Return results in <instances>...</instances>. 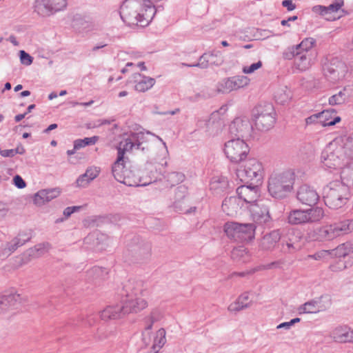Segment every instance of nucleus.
Masks as SVG:
<instances>
[{
  "mask_svg": "<svg viewBox=\"0 0 353 353\" xmlns=\"http://www.w3.org/2000/svg\"><path fill=\"white\" fill-rule=\"evenodd\" d=\"M122 303L125 314H137L148 305L150 290L140 282L128 281L123 285Z\"/></svg>",
  "mask_w": 353,
  "mask_h": 353,
  "instance_id": "obj_1",
  "label": "nucleus"
},
{
  "mask_svg": "<svg viewBox=\"0 0 353 353\" xmlns=\"http://www.w3.org/2000/svg\"><path fill=\"white\" fill-rule=\"evenodd\" d=\"M295 172L288 170L279 173H273L268 179V191L275 198H283L294 188Z\"/></svg>",
  "mask_w": 353,
  "mask_h": 353,
  "instance_id": "obj_2",
  "label": "nucleus"
},
{
  "mask_svg": "<svg viewBox=\"0 0 353 353\" xmlns=\"http://www.w3.org/2000/svg\"><path fill=\"white\" fill-rule=\"evenodd\" d=\"M350 190L344 182L334 181L330 182L324 190V201L330 208L337 209L342 207L349 199Z\"/></svg>",
  "mask_w": 353,
  "mask_h": 353,
  "instance_id": "obj_3",
  "label": "nucleus"
},
{
  "mask_svg": "<svg viewBox=\"0 0 353 353\" xmlns=\"http://www.w3.org/2000/svg\"><path fill=\"white\" fill-rule=\"evenodd\" d=\"M256 226L254 223H239L229 221L225 223L223 230L227 236L235 241L249 242L255 238Z\"/></svg>",
  "mask_w": 353,
  "mask_h": 353,
  "instance_id": "obj_4",
  "label": "nucleus"
},
{
  "mask_svg": "<svg viewBox=\"0 0 353 353\" xmlns=\"http://www.w3.org/2000/svg\"><path fill=\"white\" fill-rule=\"evenodd\" d=\"M155 6L152 1H139L137 7L136 16L131 19L128 16V10L122 9L121 12L123 21L130 25H137L140 26H147L153 19L156 13Z\"/></svg>",
  "mask_w": 353,
  "mask_h": 353,
  "instance_id": "obj_5",
  "label": "nucleus"
},
{
  "mask_svg": "<svg viewBox=\"0 0 353 353\" xmlns=\"http://www.w3.org/2000/svg\"><path fill=\"white\" fill-rule=\"evenodd\" d=\"M237 176L241 181L259 183L264 176L263 165L257 159H249L237 170Z\"/></svg>",
  "mask_w": 353,
  "mask_h": 353,
  "instance_id": "obj_6",
  "label": "nucleus"
},
{
  "mask_svg": "<svg viewBox=\"0 0 353 353\" xmlns=\"http://www.w3.org/2000/svg\"><path fill=\"white\" fill-rule=\"evenodd\" d=\"M344 149L336 143H330L322 152L321 161L329 168L336 169L343 164Z\"/></svg>",
  "mask_w": 353,
  "mask_h": 353,
  "instance_id": "obj_7",
  "label": "nucleus"
},
{
  "mask_svg": "<svg viewBox=\"0 0 353 353\" xmlns=\"http://www.w3.org/2000/svg\"><path fill=\"white\" fill-rule=\"evenodd\" d=\"M224 152L232 163H239L247 157L250 149L243 139H235L225 143Z\"/></svg>",
  "mask_w": 353,
  "mask_h": 353,
  "instance_id": "obj_8",
  "label": "nucleus"
},
{
  "mask_svg": "<svg viewBox=\"0 0 353 353\" xmlns=\"http://www.w3.org/2000/svg\"><path fill=\"white\" fill-rule=\"evenodd\" d=\"M274 114L272 104L267 103L257 106L254 113L256 127L261 130H268L271 128L275 121Z\"/></svg>",
  "mask_w": 353,
  "mask_h": 353,
  "instance_id": "obj_9",
  "label": "nucleus"
},
{
  "mask_svg": "<svg viewBox=\"0 0 353 353\" xmlns=\"http://www.w3.org/2000/svg\"><path fill=\"white\" fill-rule=\"evenodd\" d=\"M114 178L119 182L128 186H139V180L135 174L125 167V159L117 157L112 166Z\"/></svg>",
  "mask_w": 353,
  "mask_h": 353,
  "instance_id": "obj_10",
  "label": "nucleus"
},
{
  "mask_svg": "<svg viewBox=\"0 0 353 353\" xmlns=\"http://www.w3.org/2000/svg\"><path fill=\"white\" fill-rule=\"evenodd\" d=\"M145 134L143 132L125 134L117 146L118 157L125 159V154L130 152L135 146L139 147L143 143Z\"/></svg>",
  "mask_w": 353,
  "mask_h": 353,
  "instance_id": "obj_11",
  "label": "nucleus"
},
{
  "mask_svg": "<svg viewBox=\"0 0 353 353\" xmlns=\"http://www.w3.org/2000/svg\"><path fill=\"white\" fill-rule=\"evenodd\" d=\"M296 197L301 203L307 205L316 204L319 199L316 190L307 184H303L299 188Z\"/></svg>",
  "mask_w": 353,
  "mask_h": 353,
  "instance_id": "obj_12",
  "label": "nucleus"
},
{
  "mask_svg": "<svg viewBox=\"0 0 353 353\" xmlns=\"http://www.w3.org/2000/svg\"><path fill=\"white\" fill-rule=\"evenodd\" d=\"M238 198L250 205L259 201L260 191L257 186L241 185L236 190Z\"/></svg>",
  "mask_w": 353,
  "mask_h": 353,
  "instance_id": "obj_13",
  "label": "nucleus"
},
{
  "mask_svg": "<svg viewBox=\"0 0 353 353\" xmlns=\"http://www.w3.org/2000/svg\"><path fill=\"white\" fill-rule=\"evenodd\" d=\"M243 202L237 196L225 198L222 203L223 212L229 216H236L241 211Z\"/></svg>",
  "mask_w": 353,
  "mask_h": 353,
  "instance_id": "obj_14",
  "label": "nucleus"
},
{
  "mask_svg": "<svg viewBox=\"0 0 353 353\" xmlns=\"http://www.w3.org/2000/svg\"><path fill=\"white\" fill-rule=\"evenodd\" d=\"M343 6V1H337L335 3L330 4L327 7L319 6L318 8L320 14L327 21H334L339 19L341 15V8Z\"/></svg>",
  "mask_w": 353,
  "mask_h": 353,
  "instance_id": "obj_15",
  "label": "nucleus"
},
{
  "mask_svg": "<svg viewBox=\"0 0 353 353\" xmlns=\"http://www.w3.org/2000/svg\"><path fill=\"white\" fill-rule=\"evenodd\" d=\"M125 314L123 304H115L105 307L100 312V317L102 320L108 321L121 319Z\"/></svg>",
  "mask_w": 353,
  "mask_h": 353,
  "instance_id": "obj_16",
  "label": "nucleus"
},
{
  "mask_svg": "<svg viewBox=\"0 0 353 353\" xmlns=\"http://www.w3.org/2000/svg\"><path fill=\"white\" fill-rule=\"evenodd\" d=\"M253 219L261 223H265L269 221L270 215L268 208L263 204L258 202L248 205Z\"/></svg>",
  "mask_w": 353,
  "mask_h": 353,
  "instance_id": "obj_17",
  "label": "nucleus"
},
{
  "mask_svg": "<svg viewBox=\"0 0 353 353\" xmlns=\"http://www.w3.org/2000/svg\"><path fill=\"white\" fill-rule=\"evenodd\" d=\"M332 336L335 341L339 343H352L353 330L346 327L339 326L332 331Z\"/></svg>",
  "mask_w": 353,
  "mask_h": 353,
  "instance_id": "obj_18",
  "label": "nucleus"
},
{
  "mask_svg": "<svg viewBox=\"0 0 353 353\" xmlns=\"http://www.w3.org/2000/svg\"><path fill=\"white\" fill-rule=\"evenodd\" d=\"M134 88L139 92H145L153 87L155 79L149 77L141 76L140 74L134 75Z\"/></svg>",
  "mask_w": 353,
  "mask_h": 353,
  "instance_id": "obj_19",
  "label": "nucleus"
},
{
  "mask_svg": "<svg viewBox=\"0 0 353 353\" xmlns=\"http://www.w3.org/2000/svg\"><path fill=\"white\" fill-rule=\"evenodd\" d=\"M341 120V117L336 115V112L334 109L320 112V124L323 127L334 125Z\"/></svg>",
  "mask_w": 353,
  "mask_h": 353,
  "instance_id": "obj_20",
  "label": "nucleus"
},
{
  "mask_svg": "<svg viewBox=\"0 0 353 353\" xmlns=\"http://www.w3.org/2000/svg\"><path fill=\"white\" fill-rule=\"evenodd\" d=\"M280 238V233L278 231L274 230L262 238L260 242V247L263 250H271L275 247Z\"/></svg>",
  "mask_w": 353,
  "mask_h": 353,
  "instance_id": "obj_21",
  "label": "nucleus"
},
{
  "mask_svg": "<svg viewBox=\"0 0 353 353\" xmlns=\"http://www.w3.org/2000/svg\"><path fill=\"white\" fill-rule=\"evenodd\" d=\"M296 66L301 70L305 71L308 70L312 65L314 59L315 57L314 53H305L301 54H296Z\"/></svg>",
  "mask_w": 353,
  "mask_h": 353,
  "instance_id": "obj_22",
  "label": "nucleus"
},
{
  "mask_svg": "<svg viewBox=\"0 0 353 353\" xmlns=\"http://www.w3.org/2000/svg\"><path fill=\"white\" fill-rule=\"evenodd\" d=\"M99 172L100 170L97 167L89 168L85 173L80 176L77 180L78 186L85 187L99 175Z\"/></svg>",
  "mask_w": 353,
  "mask_h": 353,
  "instance_id": "obj_23",
  "label": "nucleus"
},
{
  "mask_svg": "<svg viewBox=\"0 0 353 353\" xmlns=\"http://www.w3.org/2000/svg\"><path fill=\"white\" fill-rule=\"evenodd\" d=\"M250 127L248 119L237 117L231 123L229 129L232 134H240L248 130Z\"/></svg>",
  "mask_w": 353,
  "mask_h": 353,
  "instance_id": "obj_24",
  "label": "nucleus"
},
{
  "mask_svg": "<svg viewBox=\"0 0 353 353\" xmlns=\"http://www.w3.org/2000/svg\"><path fill=\"white\" fill-rule=\"evenodd\" d=\"M275 101L281 105L289 103L292 99V94L287 87L277 88L274 94Z\"/></svg>",
  "mask_w": 353,
  "mask_h": 353,
  "instance_id": "obj_25",
  "label": "nucleus"
},
{
  "mask_svg": "<svg viewBox=\"0 0 353 353\" xmlns=\"http://www.w3.org/2000/svg\"><path fill=\"white\" fill-rule=\"evenodd\" d=\"M338 236L334 225L323 226L317 232V238L321 241H330Z\"/></svg>",
  "mask_w": 353,
  "mask_h": 353,
  "instance_id": "obj_26",
  "label": "nucleus"
},
{
  "mask_svg": "<svg viewBox=\"0 0 353 353\" xmlns=\"http://www.w3.org/2000/svg\"><path fill=\"white\" fill-rule=\"evenodd\" d=\"M288 223L292 225L306 223L307 214L304 210H294L291 211L288 216Z\"/></svg>",
  "mask_w": 353,
  "mask_h": 353,
  "instance_id": "obj_27",
  "label": "nucleus"
},
{
  "mask_svg": "<svg viewBox=\"0 0 353 353\" xmlns=\"http://www.w3.org/2000/svg\"><path fill=\"white\" fill-rule=\"evenodd\" d=\"M223 59L221 56H217L216 54H204L199 59V62L196 64V66L207 67L209 64L220 65L223 63ZM192 66H196L193 65Z\"/></svg>",
  "mask_w": 353,
  "mask_h": 353,
  "instance_id": "obj_28",
  "label": "nucleus"
},
{
  "mask_svg": "<svg viewBox=\"0 0 353 353\" xmlns=\"http://www.w3.org/2000/svg\"><path fill=\"white\" fill-rule=\"evenodd\" d=\"M232 258L238 262L248 263L251 259V254L243 246H239L233 249L232 252Z\"/></svg>",
  "mask_w": 353,
  "mask_h": 353,
  "instance_id": "obj_29",
  "label": "nucleus"
},
{
  "mask_svg": "<svg viewBox=\"0 0 353 353\" xmlns=\"http://www.w3.org/2000/svg\"><path fill=\"white\" fill-rule=\"evenodd\" d=\"M250 305V297L248 293H244L239 296L237 300L231 303L228 310L231 312H237L241 310H243L248 307Z\"/></svg>",
  "mask_w": 353,
  "mask_h": 353,
  "instance_id": "obj_30",
  "label": "nucleus"
},
{
  "mask_svg": "<svg viewBox=\"0 0 353 353\" xmlns=\"http://www.w3.org/2000/svg\"><path fill=\"white\" fill-rule=\"evenodd\" d=\"M52 1H37L35 10L41 16H48L57 11L52 6Z\"/></svg>",
  "mask_w": 353,
  "mask_h": 353,
  "instance_id": "obj_31",
  "label": "nucleus"
},
{
  "mask_svg": "<svg viewBox=\"0 0 353 353\" xmlns=\"http://www.w3.org/2000/svg\"><path fill=\"white\" fill-rule=\"evenodd\" d=\"M159 319V314L156 310H152L148 316L145 319V327L143 335L144 337L148 336L150 338L151 330L152 329L153 324L155 321Z\"/></svg>",
  "mask_w": 353,
  "mask_h": 353,
  "instance_id": "obj_32",
  "label": "nucleus"
},
{
  "mask_svg": "<svg viewBox=\"0 0 353 353\" xmlns=\"http://www.w3.org/2000/svg\"><path fill=\"white\" fill-rule=\"evenodd\" d=\"M98 137H87L83 139H77L74 142V148L72 150H68V154H74L75 151L79 150L86 145H94L98 141Z\"/></svg>",
  "mask_w": 353,
  "mask_h": 353,
  "instance_id": "obj_33",
  "label": "nucleus"
},
{
  "mask_svg": "<svg viewBox=\"0 0 353 353\" xmlns=\"http://www.w3.org/2000/svg\"><path fill=\"white\" fill-rule=\"evenodd\" d=\"M333 225L339 236L353 231V219L343 221Z\"/></svg>",
  "mask_w": 353,
  "mask_h": 353,
  "instance_id": "obj_34",
  "label": "nucleus"
},
{
  "mask_svg": "<svg viewBox=\"0 0 353 353\" xmlns=\"http://www.w3.org/2000/svg\"><path fill=\"white\" fill-rule=\"evenodd\" d=\"M353 252V245L347 242L339 245L336 249L331 251V255L337 257H345Z\"/></svg>",
  "mask_w": 353,
  "mask_h": 353,
  "instance_id": "obj_35",
  "label": "nucleus"
},
{
  "mask_svg": "<svg viewBox=\"0 0 353 353\" xmlns=\"http://www.w3.org/2000/svg\"><path fill=\"white\" fill-rule=\"evenodd\" d=\"M315 45V39L313 38H306L303 39L299 45L297 46L298 50L296 54L305 53H314L312 49Z\"/></svg>",
  "mask_w": 353,
  "mask_h": 353,
  "instance_id": "obj_36",
  "label": "nucleus"
},
{
  "mask_svg": "<svg viewBox=\"0 0 353 353\" xmlns=\"http://www.w3.org/2000/svg\"><path fill=\"white\" fill-rule=\"evenodd\" d=\"M307 214V222L312 223L320 221L324 216L323 210L321 208H314L305 210Z\"/></svg>",
  "mask_w": 353,
  "mask_h": 353,
  "instance_id": "obj_37",
  "label": "nucleus"
},
{
  "mask_svg": "<svg viewBox=\"0 0 353 353\" xmlns=\"http://www.w3.org/2000/svg\"><path fill=\"white\" fill-rule=\"evenodd\" d=\"M234 90H238L249 85L250 79L245 76H236L230 78Z\"/></svg>",
  "mask_w": 353,
  "mask_h": 353,
  "instance_id": "obj_38",
  "label": "nucleus"
},
{
  "mask_svg": "<svg viewBox=\"0 0 353 353\" xmlns=\"http://www.w3.org/2000/svg\"><path fill=\"white\" fill-rule=\"evenodd\" d=\"M321 310V307L315 301L305 303L299 307V313H316Z\"/></svg>",
  "mask_w": 353,
  "mask_h": 353,
  "instance_id": "obj_39",
  "label": "nucleus"
},
{
  "mask_svg": "<svg viewBox=\"0 0 353 353\" xmlns=\"http://www.w3.org/2000/svg\"><path fill=\"white\" fill-rule=\"evenodd\" d=\"M216 89L217 92L221 93H229L234 90L230 78L223 79L219 82Z\"/></svg>",
  "mask_w": 353,
  "mask_h": 353,
  "instance_id": "obj_40",
  "label": "nucleus"
},
{
  "mask_svg": "<svg viewBox=\"0 0 353 353\" xmlns=\"http://www.w3.org/2000/svg\"><path fill=\"white\" fill-rule=\"evenodd\" d=\"M281 251L285 254H293L301 249L299 243L292 242L291 240L283 243L281 245Z\"/></svg>",
  "mask_w": 353,
  "mask_h": 353,
  "instance_id": "obj_41",
  "label": "nucleus"
},
{
  "mask_svg": "<svg viewBox=\"0 0 353 353\" xmlns=\"http://www.w3.org/2000/svg\"><path fill=\"white\" fill-rule=\"evenodd\" d=\"M347 99V96L344 91H340L333 94L329 98L328 102L330 105H337L343 104Z\"/></svg>",
  "mask_w": 353,
  "mask_h": 353,
  "instance_id": "obj_42",
  "label": "nucleus"
},
{
  "mask_svg": "<svg viewBox=\"0 0 353 353\" xmlns=\"http://www.w3.org/2000/svg\"><path fill=\"white\" fill-rule=\"evenodd\" d=\"M44 191L40 190L37 194H34L33 198V203L36 205H42L46 203L47 201L46 196H45Z\"/></svg>",
  "mask_w": 353,
  "mask_h": 353,
  "instance_id": "obj_43",
  "label": "nucleus"
},
{
  "mask_svg": "<svg viewBox=\"0 0 353 353\" xmlns=\"http://www.w3.org/2000/svg\"><path fill=\"white\" fill-rule=\"evenodd\" d=\"M44 191L40 190L37 194H34L33 198V203L36 205H42L46 203L47 201L46 196H45Z\"/></svg>",
  "mask_w": 353,
  "mask_h": 353,
  "instance_id": "obj_44",
  "label": "nucleus"
},
{
  "mask_svg": "<svg viewBox=\"0 0 353 353\" xmlns=\"http://www.w3.org/2000/svg\"><path fill=\"white\" fill-rule=\"evenodd\" d=\"M165 342V330L160 328L156 332V338L154 339L155 345L158 346L163 345Z\"/></svg>",
  "mask_w": 353,
  "mask_h": 353,
  "instance_id": "obj_45",
  "label": "nucleus"
},
{
  "mask_svg": "<svg viewBox=\"0 0 353 353\" xmlns=\"http://www.w3.org/2000/svg\"><path fill=\"white\" fill-rule=\"evenodd\" d=\"M263 64L261 61H257L256 63H252L249 66H244L242 69V71L244 74H251L254 71L260 69L262 67Z\"/></svg>",
  "mask_w": 353,
  "mask_h": 353,
  "instance_id": "obj_46",
  "label": "nucleus"
},
{
  "mask_svg": "<svg viewBox=\"0 0 353 353\" xmlns=\"http://www.w3.org/2000/svg\"><path fill=\"white\" fill-rule=\"evenodd\" d=\"M50 249V245L48 243H43L37 245L33 251H35L36 253H34V255L39 256L45 252H48Z\"/></svg>",
  "mask_w": 353,
  "mask_h": 353,
  "instance_id": "obj_47",
  "label": "nucleus"
},
{
  "mask_svg": "<svg viewBox=\"0 0 353 353\" xmlns=\"http://www.w3.org/2000/svg\"><path fill=\"white\" fill-rule=\"evenodd\" d=\"M44 191L45 196H46L47 201H50L53 199L57 198L60 194V191L59 189H50V190H43Z\"/></svg>",
  "mask_w": 353,
  "mask_h": 353,
  "instance_id": "obj_48",
  "label": "nucleus"
},
{
  "mask_svg": "<svg viewBox=\"0 0 353 353\" xmlns=\"http://www.w3.org/2000/svg\"><path fill=\"white\" fill-rule=\"evenodd\" d=\"M20 61L22 64L26 65H30V64H32L33 59L29 54L26 53L24 50H21Z\"/></svg>",
  "mask_w": 353,
  "mask_h": 353,
  "instance_id": "obj_49",
  "label": "nucleus"
},
{
  "mask_svg": "<svg viewBox=\"0 0 353 353\" xmlns=\"http://www.w3.org/2000/svg\"><path fill=\"white\" fill-rule=\"evenodd\" d=\"M330 255H331V251L321 250V251H319V252L315 253L314 255L309 256V257L312 258L315 260H319V259L327 258Z\"/></svg>",
  "mask_w": 353,
  "mask_h": 353,
  "instance_id": "obj_50",
  "label": "nucleus"
},
{
  "mask_svg": "<svg viewBox=\"0 0 353 353\" xmlns=\"http://www.w3.org/2000/svg\"><path fill=\"white\" fill-rule=\"evenodd\" d=\"M305 123L307 125H311L314 123H320V112L317 114H314L307 117L305 119Z\"/></svg>",
  "mask_w": 353,
  "mask_h": 353,
  "instance_id": "obj_51",
  "label": "nucleus"
},
{
  "mask_svg": "<svg viewBox=\"0 0 353 353\" xmlns=\"http://www.w3.org/2000/svg\"><path fill=\"white\" fill-rule=\"evenodd\" d=\"M14 184L18 188H23L26 187V184L23 179L19 176L16 175L13 179Z\"/></svg>",
  "mask_w": 353,
  "mask_h": 353,
  "instance_id": "obj_52",
  "label": "nucleus"
},
{
  "mask_svg": "<svg viewBox=\"0 0 353 353\" xmlns=\"http://www.w3.org/2000/svg\"><path fill=\"white\" fill-rule=\"evenodd\" d=\"M17 153V152L15 151L14 150H4L1 151V156L4 157H13Z\"/></svg>",
  "mask_w": 353,
  "mask_h": 353,
  "instance_id": "obj_53",
  "label": "nucleus"
},
{
  "mask_svg": "<svg viewBox=\"0 0 353 353\" xmlns=\"http://www.w3.org/2000/svg\"><path fill=\"white\" fill-rule=\"evenodd\" d=\"M282 5L288 11H292L296 8L295 4H294L292 1H282Z\"/></svg>",
  "mask_w": 353,
  "mask_h": 353,
  "instance_id": "obj_54",
  "label": "nucleus"
},
{
  "mask_svg": "<svg viewBox=\"0 0 353 353\" xmlns=\"http://www.w3.org/2000/svg\"><path fill=\"white\" fill-rule=\"evenodd\" d=\"M81 207V206H74L72 208L68 207V212L67 214L69 216L70 214L76 212L77 210H79Z\"/></svg>",
  "mask_w": 353,
  "mask_h": 353,
  "instance_id": "obj_55",
  "label": "nucleus"
},
{
  "mask_svg": "<svg viewBox=\"0 0 353 353\" xmlns=\"http://www.w3.org/2000/svg\"><path fill=\"white\" fill-rule=\"evenodd\" d=\"M27 114V112H25L23 114H19L15 116L14 119L16 122H19L21 121Z\"/></svg>",
  "mask_w": 353,
  "mask_h": 353,
  "instance_id": "obj_56",
  "label": "nucleus"
},
{
  "mask_svg": "<svg viewBox=\"0 0 353 353\" xmlns=\"http://www.w3.org/2000/svg\"><path fill=\"white\" fill-rule=\"evenodd\" d=\"M57 128V125L56 123L51 124L44 130V132L48 133L50 130L56 129Z\"/></svg>",
  "mask_w": 353,
  "mask_h": 353,
  "instance_id": "obj_57",
  "label": "nucleus"
},
{
  "mask_svg": "<svg viewBox=\"0 0 353 353\" xmlns=\"http://www.w3.org/2000/svg\"><path fill=\"white\" fill-rule=\"evenodd\" d=\"M349 175L348 173H347L346 172H343L342 174H341V179L343 180V181L344 182H347V183H349V180L347 179V176Z\"/></svg>",
  "mask_w": 353,
  "mask_h": 353,
  "instance_id": "obj_58",
  "label": "nucleus"
},
{
  "mask_svg": "<svg viewBox=\"0 0 353 353\" xmlns=\"http://www.w3.org/2000/svg\"><path fill=\"white\" fill-rule=\"evenodd\" d=\"M291 325L290 323H281L280 325H279L277 326V328H281V327H290V326Z\"/></svg>",
  "mask_w": 353,
  "mask_h": 353,
  "instance_id": "obj_59",
  "label": "nucleus"
},
{
  "mask_svg": "<svg viewBox=\"0 0 353 353\" xmlns=\"http://www.w3.org/2000/svg\"><path fill=\"white\" fill-rule=\"evenodd\" d=\"M57 96H58V95H57V94L56 92H52V93H50V94H49L48 98H49V99H50V100H52V99H53L57 98Z\"/></svg>",
  "mask_w": 353,
  "mask_h": 353,
  "instance_id": "obj_60",
  "label": "nucleus"
},
{
  "mask_svg": "<svg viewBox=\"0 0 353 353\" xmlns=\"http://www.w3.org/2000/svg\"><path fill=\"white\" fill-rule=\"evenodd\" d=\"M30 94V92L28 90H24V91L21 92V96L23 97H28Z\"/></svg>",
  "mask_w": 353,
  "mask_h": 353,
  "instance_id": "obj_61",
  "label": "nucleus"
},
{
  "mask_svg": "<svg viewBox=\"0 0 353 353\" xmlns=\"http://www.w3.org/2000/svg\"><path fill=\"white\" fill-rule=\"evenodd\" d=\"M128 95V92L126 91H122L119 93V97H123Z\"/></svg>",
  "mask_w": 353,
  "mask_h": 353,
  "instance_id": "obj_62",
  "label": "nucleus"
},
{
  "mask_svg": "<svg viewBox=\"0 0 353 353\" xmlns=\"http://www.w3.org/2000/svg\"><path fill=\"white\" fill-rule=\"evenodd\" d=\"M22 88H23L22 85L19 84L14 87V91L18 92V91L21 90L22 89Z\"/></svg>",
  "mask_w": 353,
  "mask_h": 353,
  "instance_id": "obj_63",
  "label": "nucleus"
},
{
  "mask_svg": "<svg viewBox=\"0 0 353 353\" xmlns=\"http://www.w3.org/2000/svg\"><path fill=\"white\" fill-rule=\"evenodd\" d=\"M139 66L141 68V70H146V67L144 65L143 62L139 63Z\"/></svg>",
  "mask_w": 353,
  "mask_h": 353,
  "instance_id": "obj_64",
  "label": "nucleus"
}]
</instances>
